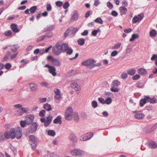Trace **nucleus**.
Listing matches in <instances>:
<instances>
[{
	"label": "nucleus",
	"instance_id": "nucleus-1",
	"mask_svg": "<svg viewBox=\"0 0 157 157\" xmlns=\"http://www.w3.org/2000/svg\"><path fill=\"white\" fill-rule=\"evenodd\" d=\"M21 130L20 128L18 127L15 129L14 128H11L10 131V138L13 139L15 137L18 139H20L22 136Z\"/></svg>",
	"mask_w": 157,
	"mask_h": 157
},
{
	"label": "nucleus",
	"instance_id": "nucleus-2",
	"mask_svg": "<svg viewBox=\"0 0 157 157\" xmlns=\"http://www.w3.org/2000/svg\"><path fill=\"white\" fill-rule=\"evenodd\" d=\"M70 153L72 156L78 157L82 156L85 153L83 151L76 148L71 150L70 151Z\"/></svg>",
	"mask_w": 157,
	"mask_h": 157
},
{
	"label": "nucleus",
	"instance_id": "nucleus-3",
	"mask_svg": "<svg viewBox=\"0 0 157 157\" xmlns=\"http://www.w3.org/2000/svg\"><path fill=\"white\" fill-rule=\"evenodd\" d=\"M74 112H73L72 108L69 106L66 110L65 113V119L66 120H71L73 118Z\"/></svg>",
	"mask_w": 157,
	"mask_h": 157
},
{
	"label": "nucleus",
	"instance_id": "nucleus-4",
	"mask_svg": "<svg viewBox=\"0 0 157 157\" xmlns=\"http://www.w3.org/2000/svg\"><path fill=\"white\" fill-rule=\"evenodd\" d=\"M52 115H49L46 118H41L40 119V121L44 123V125L45 127L48 126L51 123L52 120Z\"/></svg>",
	"mask_w": 157,
	"mask_h": 157
},
{
	"label": "nucleus",
	"instance_id": "nucleus-5",
	"mask_svg": "<svg viewBox=\"0 0 157 157\" xmlns=\"http://www.w3.org/2000/svg\"><path fill=\"white\" fill-rule=\"evenodd\" d=\"M30 143L32 149H35L37 145V139L33 135H31L29 136Z\"/></svg>",
	"mask_w": 157,
	"mask_h": 157
},
{
	"label": "nucleus",
	"instance_id": "nucleus-6",
	"mask_svg": "<svg viewBox=\"0 0 157 157\" xmlns=\"http://www.w3.org/2000/svg\"><path fill=\"white\" fill-rule=\"evenodd\" d=\"M95 62V60L93 59H89L83 62L82 65L89 67L90 69L93 68L94 63Z\"/></svg>",
	"mask_w": 157,
	"mask_h": 157
},
{
	"label": "nucleus",
	"instance_id": "nucleus-7",
	"mask_svg": "<svg viewBox=\"0 0 157 157\" xmlns=\"http://www.w3.org/2000/svg\"><path fill=\"white\" fill-rule=\"evenodd\" d=\"M47 59L48 60L50 61L53 65L59 66L61 65L60 62L57 59L54 58L52 56H48Z\"/></svg>",
	"mask_w": 157,
	"mask_h": 157
},
{
	"label": "nucleus",
	"instance_id": "nucleus-8",
	"mask_svg": "<svg viewBox=\"0 0 157 157\" xmlns=\"http://www.w3.org/2000/svg\"><path fill=\"white\" fill-rule=\"evenodd\" d=\"M93 135V133H88L81 136L80 137V140L82 141H86L91 138Z\"/></svg>",
	"mask_w": 157,
	"mask_h": 157
},
{
	"label": "nucleus",
	"instance_id": "nucleus-9",
	"mask_svg": "<svg viewBox=\"0 0 157 157\" xmlns=\"http://www.w3.org/2000/svg\"><path fill=\"white\" fill-rule=\"evenodd\" d=\"M60 45L56 44L53 48L52 52L56 55H59L61 53L62 51L61 49Z\"/></svg>",
	"mask_w": 157,
	"mask_h": 157
},
{
	"label": "nucleus",
	"instance_id": "nucleus-10",
	"mask_svg": "<svg viewBox=\"0 0 157 157\" xmlns=\"http://www.w3.org/2000/svg\"><path fill=\"white\" fill-rule=\"evenodd\" d=\"M44 67H48V71L53 76H54L56 75V68L53 66L49 65L48 64L45 65Z\"/></svg>",
	"mask_w": 157,
	"mask_h": 157
},
{
	"label": "nucleus",
	"instance_id": "nucleus-11",
	"mask_svg": "<svg viewBox=\"0 0 157 157\" xmlns=\"http://www.w3.org/2000/svg\"><path fill=\"white\" fill-rule=\"evenodd\" d=\"M144 17V14L143 13L138 14L137 16L134 17L132 19V23H136L138 22H140Z\"/></svg>",
	"mask_w": 157,
	"mask_h": 157
},
{
	"label": "nucleus",
	"instance_id": "nucleus-12",
	"mask_svg": "<svg viewBox=\"0 0 157 157\" xmlns=\"http://www.w3.org/2000/svg\"><path fill=\"white\" fill-rule=\"evenodd\" d=\"M28 110V109L21 108L20 109L14 112V114L16 116H20L24 113H27Z\"/></svg>",
	"mask_w": 157,
	"mask_h": 157
},
{
	"label": "nucleus",
	"instance_id": "nucleus-13",
	"mask_svg": "<svg viewBox=\"0 0 157 157\" xmlns=\"http://www.w3.org/2000/svg\"><path fill=\"white\" fill-rule=\"evenodd\" d=\"M79 16V14L77 11H73L71 14V20L74 21L77 20Z\"/></svg>",
	"mask_w": 157,
	"mask_h": 157
},
{
	"label": "nucleus",
	"instance_id": "nucleus-14",
	"mask_svg": "<svg viewBox=\"0 0 157 157\" xmlns=\"http://www.w3.org/2000/svg\"><path fill=\"white\" fill-rule=\"evenodd\" d=\"M54 91L55 94V98L57 100L60 99L62 97V94L59 90L57 88H56L54 90Z\"/></svg>",
	"mask_w": 157,
	"mask_h": 157
},
{
	"label": "nucleus",
	"instance_id": "nucleus-15",
	"mask_svg": "<svg viewBox=\"0 0 157 157\" xmlns=\"http://www.w3.org/2000/svg\"><path fill=\"white\" fill-rule=\"evenodd\" d=\"M37 124L34 123L30 127L28 128V131L30 133H32L35 132L37 129Z\"/></svg>",
	"mask_w": 157,
	"mask_h": 157
},
{
	"label": "nucleus",
	"instance_id": "nucleus-16",
	"mask_svg": "<svg viewBox=\"0 0 157 157\" xmlns=\"http://www.w3.org/2000/svg\"><path fill=\"white\" fill-rule=\"evenodd\" d=\"M71 87L76 91H79L81 90L80 86L78 85L76 83L72 82L71 85Z\"/></svg>",
	"mask_w": 157,
	"mask_h": 157
},
{
	"label": "nucleus",
	"instance_id": "nucleus-17",
	"mask_svg": "<svg viewBox=\"0 0 157 157\" xmlns=\"http://www.w3.org/2000/svg\"><path fill=\"white\" fill-rule=\"evenodd\" d=\"M26 118V123L28 124L33 122L34 119V117L33 115L30 114L27 116Z\"/></svg>",
	"mask_w": 157,
	"mask_h": 157
},
{
	"label": "nucleus",
	"instance_id": "nucleus-18",
	"mask_svg": "<svg viewBox=\"0 0 157 157\" xmlns=\"http://www.w3.org/2000/svg\"><path fill=\"white\" fill-rule=\"evenodd\" d=\"M69 139L73 143H76L77 142V138L73 133H71L69 137Z\"/></svg>",
	"mask_w": 157,
	"mask_h": 157
},
{
	"label": "nucleus",
	"instance_id": "nucleus-19",
	"mask_svg": "<svg viewBox=\"0 0 157 157\" xmlns=\"http://www.w3.org/2000/svg\"><path fill=\"white\" fill-rule=\"evenodd\" d=\"M149 147L151 149H155L157 147V144L154 141H151L148 143Z\"/></svg>",
	"mask_w": 157,
	"mask_h": 157
},
{
	"label": "nucleus",
	"instance_id": "nucleus-20",
	"mask_svg": "<svg viewBox=\"0 0 157 157\" xmlns=\"http://www.w3.org/2000/svg\"><path fill=\"white\" fill-rule=\"evenodd\" d=\"M134 117L136 119L141 120L144 118L145 116L143 113H136L135 114Z\"/></svg>",
	"mask_w": 157,
	"mask_h": 157
},
{
	"label": "nucleus",
	"instance_id": "nucleus-21",
	"mask_svg": "<svg viewBox=\"0 0 157 157\" xmlns=\"http://www.w3.org/2000/svg\"><path fill=\"white\" fill-rule=\"evenodd\" d=\"M61 118V117L60 115L58 116L53 120V123L54 124H61L62 123Z\"/></svg>",
	"mask_w": 157,
	"mask_h": 157
},
{
	"label": "nucleus",
	"instance_id": "nucleus-22",
	"mask_svg": "<svg viewBox=\"0 0 157 157\" xmlns=\"http://www.w3.org/2000/svg\"><path fill=\"white\" fill-rule=\"evenodd\" d=\"M146 98L147 99V102H149L151 103H156L157 101V100L156 98H150L148 96H146Z\"/></svg>",
	"mask_w": 157,
	"mask_h": 157
},
{
	"label": "nucleus",
	"instance_id": "nucleus-23",
	"mask_svg": "<svg viewBox=\"0 0 157 157\" xmlns=\"http://www.w3.org/2000/svg\"><path fill=\"white\" fill-rule=\"evenodd\" d=\"M157 35V32L156 30L152 29L149 32V36L152 38L155 37Z\"/></svg>",
	"mask_w": 157,
	"mask_h": 157
},
{
	"label": "nucleus",
	"instance_id": "nucleus-24",
	"mask_svg": "<svg viewBox=\"0 0 157 157\" xmlns=\"http://www.w3.org/2000/svg\"><path fill=\"white\" fill-rule=\"evenodd\" d=\"M136 70L134 68H132L127 70V73L129 75H133L136 72Z\"/></svg>",
	"mask_w": 157,
	"mask_h": 157
},
{
	"label": "nucleus",
	"instance_id": "nucleus-25",
	"mask_svg": "<svg viewBox=\"0 0 157 157\" xmlns=\"http://www.w3.org/2000/svg\"><path fill=\"white\" fill-rule=\"evenodd\" d=\"M121 14V15L125 14L127 11V9L124 6H121L120 8Z\"/></svg>",
	"mask_w": 157,
	"mask_h": 157
},
{
	"label": "nucleus",
	"instance_id": "nucleus-26",
	"mask_svg": "<svg viewBox=\"0 0 157 157\" xmlns=\"http://www.w3.org/2000/svg\"><path fill=\"white\" fill-rule=\"evenodd\" d=\"M11 27L13 31L15 33H18L19 31L17 29V25L15 24H12L11 25Z\"/></svg>",
	"mask_w": 157,
	"mask_h": 157
},
{
	"label": "nucleus",
	"instance_id": "nucleus-27",
	"mask_svg": "<svg viewBox=\"0 0 157 157\" xmlns=\"http://www.w3.org/2000/svg\"><path fill=\"white\" fill-rule=\"evenodd\" d=\"M147 102V99L146 98V96H145L144 98L142 99L140 101V105L141 107H143Z\"/></svg>",
	"mask_w": 157,
	"mask_h": 157
},
{
	"label": "nucleus",
	"instance_id": "nucleus-28",
	"mask_svg": "<svg viewBox=\"0 0 157 157\" xmlns=\"http://www.w3.org/2000/svg\"><path fill=\"white\" fill-rule=\"evenodd\" d=\"M43 108L48 111L51 110L52 109L51 105L48 103H46L44 105Z\"/></svg>",
	"mask_w": 157,
	"mask_h": 157
},
{
	"label": "nucleus",
	"instance_id": "nucleus-29",
	"mask_svg": "<svg viewBox=\"0 0 157 157\" xmlns=\"http://www.w3.org/2000/svg\"><path fill=\"white\" fill-rule=\"evenodd\" d=\"M139 37V35L138 34H134L132 35L131 38L130 39V41H133L135 39H138Z\"/></svg>",
	"mask_w": 157,
	"mask_h": 157
},
{
	"label": "nucleus",
	"instance_id": "nucleus-30",
	"mask_svg": "<svg viewBox=\"0 0 157 157\" xmlns=\"http://www.w3.org/2000/svg\"><path fill=\"white\" fill-rule=\"evenodd\" d=\"M120 84V82L119 81L117 80H115L112 82V85L113 86L118 87Z\"/></svg>",
	"mask_w": 157,
	"mask_h": 157
},
{
	"label": "nucleus",
	"instance_id": "nucleus-31",
	"mask_svg": "<svg viewBox=\"0 0 157 157\" xmlns=\"http://www.w3.org/2000/svg\"><path fill=\"white\" fill-rule=\"evenodd\" d=\"M138 73L141 75H144L147 73V71L145 69L140 68L139 69Z\"/></svg>",
	"mask_w": 157,
	"mask_h": 157
},
{
	"label": "nucleus",
	"instance_id": "nucleus-32",
	"mask_svg": "<svg viewBox=\"0 0 157 157\" xmlns=\"http://www.w3.org/2000/svg\"><path fill=\"white\" fill-rule=\"evenodd\" d=\"M29 86L31 90L33 91H35L36 90L37 86L34 83L30 84Z\"/></svg>",
	"mask_w": 157,
	"mask_h": 157
},
{
	"label": "nucleus",
	"instance_id": "nucleus-33",
	"mask_svg": "<svg viewBox=\"0 0 157 157\" xmlns=\"http://www.w3.org/2000/svg\"><path fill=\"white\" fill-rule=\"evenodd\" d=\"M48 134L50 136H54L56 134L55 132L53 130H49L46 131Z\"/></svg>",
	"mask_w": 157,
	"mask_h": 157
},
{
	"label": "nucleus",
	"instance_id": "nucleus-34",
	"mask_svg": "<svg viewBox=\"0 0 157 157\" xmlns=\"http://www.w3.org/2000/svg\"><path fill=\"white\" fill-rule=\"evenodd\" d=\"M60 46L62 51H65L69 47L67 44H63L61 45H60Z\"/></svg>",
	"mask_w": 157,
	"mask_h": 157
},
{
	"label": "nucleus",
	"instance_id": "nucleus-35",
	"mask_svg": "<svg viewBox=\"0 0 157 157\" xmlns=\"http://www.w3.org/2000/svg\"><path fill=\"white\" fill-rule=\"evenodd\" d=\"M67 52V54L70 55L73 52V50L71 48H68L65 51Z\"/></svg>",
	"mask_w": 157,
	"mask_h": 157
},
{
	"label": "nucleus",
	"instance_id": "nucleus-36",
	"mask_svg": "<svg viewBox=\"0 0 157 157\" xmlns=\"http://www.w3.org/2000/svg\"><path fill=\"white\" fill-rule=\"evenodd\" d=\"M73 118H74L75 121H78L79 119V116L78 113L75 112L73 114Z\"/></svg>",
	"mask_w": 157,
	"mask_h": 157
},
{
	"label": "nucleus",
	"instance_id": "nucleus-37",
	"mask_svg": "<svg viewBox=\"0 0 157 157\" xmlns=\"http://www.w3.org/2000/svg\"><path fill=\"white\" fill-rule=\"evenodd\" d=\"M78 43L81 46L83 45L85 43V40L83 38H80L78 40Z\"/></svg>",
	"mask_w": 157,
	"mask_h": 157
},
{
	"label": "nucleus",
	"instance_id": "nucleus-38",
	"mask_svg": "<svg viewBox=\"0 0 157 157\" xmlns=\"http://www.w3.org/2000/svg\"><path fill=\"white\" fill-rule=\"evenodd\" d=\"M37 9L36 6H34L32 7L29 9L30 13L32 14H33L35 13Z\"/></svg>",
	"mask_w": 157,
	"mask_h": 157
},
{
	"label": "nucleus",
	"instance_id": "nucleus-39",
	"mask_svg": "<svg viewBox=\"0 0 157 157\" xmlns=\"http://www.w3.org/2000/svg\"><path fill=\"white\" fill-rule=\"evenodd\" d=\"M151 59L152 61H154L155 59V64L157 66V54H154L151 57Z\"/></svg>",
	"mask_w": 157,
	"mask_h": 157
},
{
	"label": "nucleus",
	"instance_id": "nucleus-40",
	"mask_svg": "<svg viewBox=\"0 0 157 157\" xmlns=\"http://www.w3.org/2000/svg\"><path fill=\"white\" fill-rule=\"evenodd\" d=\"M112 102V99L111 98L109 97L107 98L105 100V104H106L107 105L110 104Z\"/></svg>",
	"mask_w": 157,
	"mask_h": 157
},
{
	"label": "nucleus",
	"instance_id": "nucleus-41",
	"mask_svg": "<svg viewBox=\"0 0 157 157\" xmlns=\"http://www.w3.org/2000/svg\"><path fill=\"white\" fill-rule=\"evenodd\" d=\"M70 32H72L71 29V28H69L64 33V37H66L67 36Z\"/></svg>",
	"mask_w": 157,
	"mask_h": 157
},
{
	"label": "nucleus",
	"instance_id": "nucleus-42",
	"mask_svg": "<svg viewBox=\"0 0 157 157\" xmlns=\"http://www.w3.org/2000/svg\"><path fill=\"white\" fill-rule=\"evenodd\" d=\"M94 21L100 24H102L103 23V21L100 17H98Z\"/></svg>",
	"mask_w": 157,
	"mask_h": 157
},
{
	"label": "nucleus",
	"instance_id": "nucleus-43",
	"mask_svg": "<svg viewBox=\"0 0 157 157\" xmlns=\"http://www.w3.org/2000/svg\"><path fill=\"white\" fill-rule=\"evenodd\" d=\"M121 45V43H118L116 44L112 47V49H117L120 47Z\"/></svg>",
	"mask_w": 157,
	"mask_h": 157
},
{
	"label": "nucleus",
	"instance_id": "nucleus-44",
	"mask_svg": "<svg viewBox=\"0 0 157 157\" xmlns=\"http://www.w3.org/2000/svg\"><path fill=\"white\" fill-rule=\"evenodd\" d=\"M45 111L44 110H42L39 112V115L40 117H42L45 115Z\"/></svg>",
	"mask_w": 157,
	"mask_h": 157
},
{
	"label": "nucleus",
	"instance_id": "nucleus-45",
	"mask_svg": "<svg viewBox=\"0 0 157 157\" xmlns=\"http://www.w3.org/2000/svg\"><path fill=\"white\" fill-rule=\"evenodd\" d=\"M117 87L113 86L112 85V87L110 89V90L112 92H117L118 91V89Z\"/></svg>",
	"mask_w": 157,
	"mask_h": 157
},
{
	"label": "nucleus",
	"instance_id": "nucleus-46",
	"mask_svg": "<svg viewBox=\"0 0 157 157\" xmlns=\"http://www.w3.org/2000/svg\"><path fill=\"white\" fill-rule=\"evenodd\" d=\"M12 34V32L11 30H8L5 32L4 34L6 36H10Z\"/></svg>",
	"mask_w": 157,
	"mask_h": 157
},
{
	"label": "nucleus",
	"instance_id": "nucleus-47",
	"mask_svg": "<svg viewBox=\"0 0 157 157\" xmlns=\"http://www.w3.org/2000/svg\"><path fill=\"white\" fill-rule=\"evenodd\" d=\"M91 105L93 108H96L98 106L97 102L95 101H93L92 102Z\"/></svg>",
	"mask_w": 157,
	"mask_h": 157
},
{
	"label": "nucleus",
	"instance_id": "nucleus-48",
	"mask_svg": "<svg viewBox=\"0 0 157 157\" xmlns=\"http://www.w3.org/2000/svg\"><path fill=\"white\" fill-rule=\"evenodd\" d=\"M53 153L48 152L47 153L44 155V157H52Z\"/></svg>",
	"mask_w": 157,
	"mask_h": 157
},
{
	"label": "nucleus",
	"instance_id": "nucleus-49",
	"mask_svg": "<svg viewBox=\"0 0 157 157\" xmlns=\"http://www.w3.org/2000/svg\"><path fill=\"white\" fill-rule=\"evenodd\" d=\"M128 76L127 74L125 72L122 73L121 75V77L123 79H126Z\"/></svg>",
	"mask_w": 157,
	"mask_h": 157
},
{
	"label": "nucleus",
	"instance_id": "nucleus-50",
	"mask_svg": "<svg viewBox=\"0 0 157 157\" xmlns=\"http://www.w3.org/2000/svg\"><path fill=\"white\" fill-rule=\"evenodd\" d=\"M46 9L48 11H50L52 10V7L50 4H47L46 5Z\"/></svg>",
	"mask_w": 157,
	"mask_h": 157
},
{
	"label": "nucleus",
	"instance_id": "nucleus-51",
	"mask_svg": "<svg viewBox=\"0 0 157 157\" xmlns=\"http://www.w3.org/2000/svg\"><path fill=\"white\" fill-rule=\"evenodd\" d=\"M4 136L6 139H8L10 138V133L6 132H5L4 134Z\"/></svg>",
	"mask_w": 157,
	"mask_h": 157
},
{
	"label": "nucleus",
	"instance_id": "nucleus-52",
	"mask_svg": "<svg viewBox=\"0 0 157 157\" xmlns=\"http://www.w3.org/2000/svg\"><path fill=\"white\" fill-rule=\"evenodd\" d=\"M70 6V4L68 2H65L63 5V8L64 9H67Z\"/></svg>",
	"mask_w": 157,
	"mask_h": 157
},
{
	"label": "nucleus",
	"instance_id": "nucleus-53",
	"mask_svg": "<svg viewBox=\"0 0 157 157\" xmlns=\"http://www.w3.org/2000/svg\"><path fill=\"white\" fill-rule=\"evenodd\" d=\"M157 128V123L154 125L153 127L151 128L150 131L149 132H150L153 131Z\"/></svg>",
	"mask_w": 157,
	"mask_h": 157
},
{
	"label": "nucleus",
	"instance_id": "nucleus-54",
	"mask_svg": "<svg viewBox=\"0 0 157 157\" xmlns=\"http://www.w3.org/2000/svg\"><path fill=\"white\" fill-rule=\"evenodd\" d=\"M118 54V52L116 50H115L112 52L111 55L112 56L114 57L117 55Z\"/></svg>",
	"mask_w": 157,
	"mask_h": 157
},
{
	"label": "nucleus",
	"instance_id": "nucleus-55",
	"mask_svg": "<svg viewBox=\"0 0 157 157\" xmlns=\"http://www.w3.org/2000/svg\"><path fill=\"white\" fill-rule=\"evenodd\" d=\"M46 28L48 31H51L54 29V26L53 25L48 26Z\"/></svg>",
	"mask_w": 157,
	"mask_h": 157
},
{
	"label": "nucleus",
	"instance_id": "nucleus-56",
	"mask_svg": "<svg viewBox=\"0 0 157 157\" xmlns=\"http://www.w3.org/2000/svg\"><path fill=\"white\" fill-rule=\"evenodd\" d=\"M9 147L13 151L14 153H15L16 152V149L13 146L12 144H10L9 146Z\"/></svg>",
	"mask_w": 157,
	"mask_h": 157
},
{
	"label": "nucleus",
	"instance_id": "nucleus-57",
	"mask_svg": "<svg viewBox=\"0 0 157 157\" xmlns=\"http://www.w3.org/2000/svg\"><path fill=\"white\" fill-rule=\"evenodd\" d=\"M47 98H39V102L40 103H44L46 101Z\"/></svg>",
	"mask_w": 157,
	"mask_h": 157
},
{
	"label": "nucleus",
	"instance_id": "nucleus-58",
	"mask_svg": "<svg viewBox=\"0 0 157 157\" xmlns=\"http://www.w3.org/2000/svg\"><path fill=\"white\" fill-rule=\"evenodd\" d=\"M26 124H27L26 123V120L25 121H21L20 122V124L22 127H24Z\"/></svg>",
	"mask_w": 157,
	"mask_h": 157
},
{
	"label": "nucleus",
	"instance_id": "nucleus-59",
	"mask_svg": "<svg viewBox=\"0 0 157 157\" xmlns=\"http://www.w3.org/2000/svg\"><path fill=\"white\" fill-rule=\"evenodd\" d=\"M140 77V76L139 75L137 74L133 76L132 77V79L134 80H136L139 78Z\"/></svg>",
	"mask_w": 157,
	"mask_h": 157
},
{
	"label": "nucleus",
	"instance_id": "nucleus-60",
	"mask_svg": "<svg viewBox=\"0 0 157 157\" xmlns=\"http://www.w3.org/2000/svg\"><path fill=\"white\" fill-rule=\"evenodd\" d=\"M45 38V36L44 35L38 37L37 39V41H40L43 40Z\"/></svg>",
	"mask_w": 157,
	"mask_h": 157
},
{
	"label": "nucleus",
	"instance_id": "nucleus-61",
	"mask_svg": "<svg viewBox=\"0 0 157 157\" xmlns=\"http://www.w3.org/2000/svg\"><path fill=\"white\" fill-rule=\"evenodd\" d=\"M98 32V31L97 30H94L92 32V34L93 36H95L97 34Z\"/></svg>",
	"mask_w": 157,
	"mask_h": 157
},
{
	"label": "nucleus",
	"instance_id": "nucleus-62",
	"mask_svg": "<svg viewBox=\"0 0 157 157\" xmlns=\"http://www.w3.org/2000/svg\"><path fill=\"white\" fill-rule=\"evenodd\" d=\"M63 3L62 2L58 1L56 2V5L59 7H60L62 6Z\"/></svg>",
	"mask_w": 157,
	"mask_h": 157
},
{
	"label": "nucleus",
	"instance_id": "nucleus-63",
	"mask_svg": "<svg viewBox=\"0 0 157 157\" xmlns=\"http://www.w3.org/2000/svg\"><path fill=\"white\" fill-rule=\"evenodd\" d=\"M17 48L14 45H13L11 46V50L13 52H15L17 49Z\"/></svg>",
	"mask_w": 157,
	"mask_h": 157
},
{
	"label": "nucleus",
	"instance_id": "nucleus-64",
	"mask_svg": "<svg viewBox=\"0 0 157 157\" xmlns=\"http://www.w3.org/2000/svg\"><path fill=\"white\" fill-rule=\"evenodd\" d=\"M122 5L123 6L126 7L128 5V2L126 0H123L122 2Z\"/></svg>",
	"mask_w": 157,
	"mask_h": 157
}]
</instances>
